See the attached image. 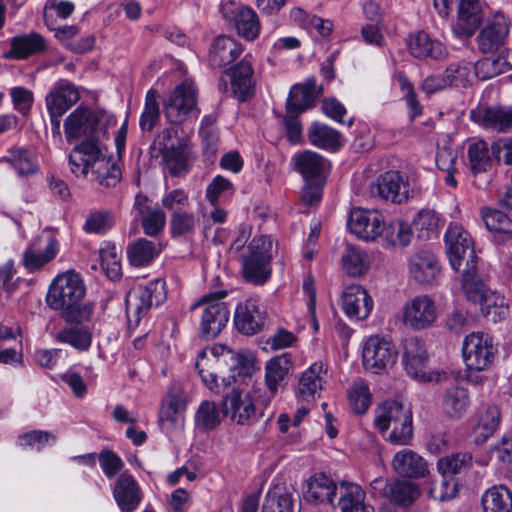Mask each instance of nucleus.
<instances>
[{"mask_svg": "<svg viewBox=\"0 0 512 512\" xmlns=\"http://www.w3.org/2000/svg\"><path fill=\"white\" fill-rule=\"evenodd\" d=\"M483 20L478 0H460L457 20L453 32L457 37H471L479 28Z\"/></svg>", "mask_w": 512, "mask_h": 512, "instance_id": "28", "label": "nucleus"}, {"mask_svg": "<svg viewBox=\"0 0 512 512\" xmlns=\"http://www.w3.org/2000/svg\"><path fill=\"white\" fill-rule=\"evenodd\" d=\"M327 365L322 361L312 363L299 377L297 396L304 401L314 400L322 390Z\"/></svg>", "mask_w": 512, "mask_h": 512, "instance_id": "30", "label": "nucleus"}, {"mask_svg": "<svg viewBox=\"0 0 512 512\" xmlns=\"http://www.w3.org/2000/svg\"><path fill=\"white\" fill-rule=\"evenodd\" d=\"M58 252L55 238H36L23 252L22 264L28 272H34L53 260Z\"/></svg>", "mask_w": 512, "mask_h": 512, "instance_id": "22", "label": "nucleus"}, {"mask_svg": "<svg viewBox=\"0 0 512 512\" xmlns=\"http://www.w3.org/2000/svg\"><path fill=\"white\" fill-rule=\"evenodd\" d=\"M160 118V110L157 102V92L150 89L145 97L144 109L140 116V127L143 131H151Z\"/></svg>", "mask_w": 512, "mask_h": 512, "instance_id": "60", "label": "nucleus"}, {"mask_svg": "<svg viewBox=\"0 0 512 512\" xmlns=\"http://www.w3.org/2000/svg\"><path fill=\"white\" fill-rule=\"evenodd\" d=\"M372 197L403 203L409 198L408 183L399 171H387L381 174L369 186Z\"/></svg>", "mask_w": 512, "mask_h": 512, "instance_id": "15", "label": "nucleus"}, {"mask_svg": "<svg viewBox=\"0 0 512 512\" xmlns=\"http://www.w3.org/2000/svg\"><path fill=\"white\" fill-rule=\"evenodd\" d=\"M510 30L509 19L501 12L489 18L477 36V43L482 53H493L501 48Z\"/></svg>", "mask_w": 512, "mask_h": 512, "instance_id": "18", "label": "nucleus"}, {"mask_svg": "<svg viewBox=\"0 0 512 512\" xmlns=\"http://www.w3.org/2000/svg\"><path fill=\"white\" fill-rule=\"evenodd\" d=\"M482 506L484 512H511L512 493L503 486H493L482 496Z\"/></svg>", "mask_w": 512, "mask_h": 512, "instance_id": "44", "label": "nucleus"}, {"mask_svg": "<svg viewBox=\"0 0 512 512\" xmlns=\"http://www.w3.org/2000/svg\"><path fill=\"white\" fill-rule=\"evenodd\" d=\"M140 199L146 201V198L137 197L135 202L141 219L143 231L150 237L157 236L165 227L166 214L158 207L151 208L146 205H141Z\"/></svg>", "mask_w": 512, "mask_h": 512, "instance_id": "42", "label": "nucleus"}, {"mask_svg": "<svg viewBox=\"0 0 512 512\" xmlns=\"http://www.w3.org/2000/svg\"><path fill=\"white\" fill-rule=\"evenodd\" d=\"M221 423V412L213 401H203L195 413V427L201 432L215 430Z\"/></svg>", "mask_w": 512, "mask_h": 512, "instance_id": "50", "label": "nucleus"}, {"mask_svg": "<svg viewBox=\"0 0 512 512\" xmlns=\"http://www.w3.org/2000/svg\"><path fill=\"white\" fill-rule=\"evenodd\" d=\"M197 109V89L193 82L183 81L163 101V110L167 120L180 124Z\"/></svg>", "mask_w": 512, "mask_h": 512, "instance_id": "11", "label": "nucleus"}, {"mask_svg": "<svg viewBox=\"0 0 512 512\" xmlns=\"http://www.w3.org/2000/svg\"><path fill=\"white\" fill-rule=\"evenodd\" d=\"M71 172L87 175L89 170L100 186L115 187L121 179V170L112 158L107 157L93 140H84L76 145L69 155Z\"/></svg>", "mask_w": 512, "mask_h": 512, "instance_id": "2", "label": "nucleus"}, {"mask_svg": "<svg viewBox=\"0 0 512 512\" xmlns=\"http://www.w3.org/2000/svg\"><path fill=\"white\" fill-rule=\"evenodd\" d=\"M307 137L309 142L320 149L337 150L341 146V134L320 122H313L308 130Z\"/></svg>", "mask_w": 512, "mask_h": 512, "instance_id": "40", "label": "nucleus"}, {"mask_svg": "<svg viewBox=\"0 0 512 512\" xmlns=\"http://www.w3.org/2000/svg\"><path fill=\"white\" fill-rule=\"evenodd\" d=\"M101 268L112 281L118 280L122 274L120 256L115 246L106 245L98 252Z\"/></svg>", "mask_w": 512, "mask_h": 512, "instance_id": "56", "label": "nucleus"}, {"mask_svg": "<svg viewBox=\"0 0 512 512\" xmlns=\"http://www.w3.org/2000/svg\"><path fill=\"white\" fill-rule=\"evenodd\" d=\"M166 299L165 281L155 279L147 285H137L126 295V314L128 324L138 326L153 306H159Z\"/></svg>", "mask_w": 512, "mask_h": 512, "instance_id": "7", "label": "nucleus"}, {"mask_svg": "<svg viewBox=\"0 0 512 512\" xmlns=\"http://www.w3.org/2000/svg\"><path fill=\"white\" fill-rule=\"evenodd\" d=\"M272 247L273 241L269 236L259 235L253 237L241 252V272L246 282L263 285L271 277Z\"/></svg>", "mask_w": 512, "mask_h": 512, "instance_id": "6", "label": "nucleus"}, {"mask_svg": "<svg viewBox=\"0 0 512 512\" xmlns=\"http://www.w3.org/2000/svg\"><path fill=\"white\" fill-rule=\"evenodd\" d=\"M481 215L486 228L494 234H512V221L502 211L483 208Z\"/></svg>", "mask_w": 512, "mask_h": 512, "instance_id": "57", "label": "nucleus"}, {"mask_svg": "<svg viewBox=\"0 0 512 512\" xmlns=\"http://www.w3.org/2000/svg\"><path fill=\"white\" fill-rule=\"evenodd\" d=\"M397 357V351L391 341L384 337L371 336L365 342L362 359L367 370L380 374L391 367Z\"/></svg>", "mask_w": 512, "mask_h": 512, "instance_id": "13", "label": "nucleus"}, {"mask_svg": "<svg viewBox=\"0 0 512 512\" xmlns=\"http://www.w3.org/2000/svg\"><path fill=\"white\" fill-rule=\"evenodd\" d=\"M182 408L181 400L176 396H169L163 403L159 411V421L166 430L175 427L179 419V412Z\"/></svg>", "mask_w": 512, "mask_h": 512, "instance_id": "63", "label": "nucleus"}, {"mask_svg": "<svg viewBox=\"0 0 512 512\" xmlns=\"http://www.w3.org/2000/svg\"><path fill=\"white\" fill-rule=\"evenodd\" d=\"M408 46L410 53L419 59L432 58L440 60L447 55L445 45L439 40L432 39L424 31L411 35Z\"/></svg>", "mask_w": 512, "mask_h": 512, "instance_id": "35", "label": "nucleus"}, {"mask_svg": "<svg viewBox=\"0 0 512 512\" xmlns=\"http://www.w3.org/2000/svg\"><path fill=\"white\" fill-rule=\"evenodd\" d=\"M502 58H484L474 65L475 75L480 80H488L503 72Z\"/></svg>", "mask_w": 512, "mask_h": 512, "instance_id": "64", "label": "nucleus"}, {"mask_svg": "<svg viewBox=\"0 0 512 512\" xmlns=\"http://www.w3.org/2000/svg\"><path fill=\"white\" fill-rule=\"evenodd\" d=\"M383 238L388 245L394 247H405L410 244L413 238V231L411 226L401 220L390 222L388 225H383Z\"/></svg>", "mask_w": 512, "mask_h": 512, "instance_id": "53", "label": "nucleus"}, {"mask_svg": "<svg viewBox=\"0 0 512 512\" xmlns=\"http://www.w3.org/2000/svg\"><path fill=\"white\" fill-rule=\"evenodd\" d=\"M224 75L229 78L232 95L239 101L244 102L255 94L254 70L246 58L227 69Z\"/></svg>", "mask_w": 512, "mask_h": 512, "instance_id": "21", "label": "nucleus"}, {"mask_svg": "<svg viewBox=\"0 0 512 512\" xmlns=\"http://www.w3.org/2000/svg\"><path fill=\"white\" fill-rule=\"evenodd\" d=\"M500 423V411L497 407L491 406L480 416L475 432L482 441L487 440L494 434Z\"/></svg>", "mask_w": 512, "mask_h": 512, "instance_id": "61", "label": "nucleus"}, {"mask_svg": "<svg viewBox=\"0 0 512 512\" xmlns=\"http://www.w3.org/2000/svg\"><path fill=\"white\" fill-rule=\"evenodd\" d=\"M462 287L468 300L480 304L482 314L488 321L496 323L508 316L509 308L505 298L497 292L486 289L479 281L478 275L464 280Z\"/></svg>", "mask_w": 512, "mask_h": 512, "instance_id": "8", "label": "nucleus"}, {"mask_svg": "<svg viewBox=\"0 0 512 512\" xmlns=\"http://www.w3.org/2000/svg\"><path fill=\"white\" fill-rule=\"evenodd\" d=\"M219 364V358L212 350H201L195 362V368L198 371L203 383L213 392L219 393V384L217 382L216 367Z\"/></svg>", "mask_w": 512, "mask_h": 512, "instance_id": "41", "label": "nucleus"}, {"mask_svg": "<svg viewBox=\"0 0 512 512\" xmlns=\"http://www.w3.org/2000/svg\"><path fill=\"white\" fill-rule=\"evenodd\" d=\"M342 267L350 276L364 274L369 266L366 253L356 246L348 245L341 257Z\"/></svg>", "mask_w": 512, "mask_h": 512, "instance_id": "54", "label": "nucleus"}, {"mask_svg": "<svg viewBox=\"0 0 512 512\" xmlns=\"http://www.w3.org/2000/svg\"><path fill=\"white\" fill-rule=\"evenodd\" d=\"M469 395L465 388L453 386L447 389L443 398V411L451 418H460L469 406Z\"/></svg>", "mask_w": 512, "mask_h": 512, "instance_id": "46", "label": "nucleus"}, {"mask_svg": "<svg viewBox=\"0 0 512 512\" xmlns=\"http://www.w3.org/2000/svg\"><path fill=\"white\" fill-rule=\"evenodd\" d=\"M420 495L416 484L405 480H394L390 482L388 499L397 505L408 506Z\"/></svg>", "mask_w": 512, "mask_h": 512, "instance_id": "52", "label": "nucleus"}, {"mask_svg": "<svg viewBox=\"0 0 512 512\" xmlns=\"http://www.w3.org/2000/svg\"><path fill=\"white\" fill-rule=\"evenodd\" d=\"M445 245L451 267L467 278L476 277L477 256L471 235L459 224H450L445 233Z\"/></svg>", "mask_w": 512, "mask_h": 512, "instance_id": "5", "label": "nucleus"}, {"mask_svg": "<svg viewBox=\"0 0 512 512\" xmlns=\"http://www.w3.org/2000/svg\"><path fill=\"white\" fill-rule=\"evenodd\" d=\"M59 343L68 344L77 351H88L92 344V332L82 327H66L55 336Z\"/></svg>", "mask_w": 512, "mask_h": 512, "instance_id": "48", "label": "nucleus"}, {"mask_svg": "<svg viewBox=\"0 0 512 512\" xmlns=\"http://www.w3.org/2000/svg\"><path fill=\"white\" fill-rule=\"evenodd\" d=\"M10 46V50L4 54V58L11 60H24L42 54L47 49L45 38L37 32L14 36L10 41Z\"/></svg>", "mask_w": 512, "mask_h": 512, "instance_id": "29", "label": "nucleus"}, {"mask_svg": "<svg viewBox=\"0 0 512 512\" xmlns=\"http://www.w3.org/2000/svg\"><path fill=\"white\" fill-rule=\"evenodd\" d=\"M409 272L418 283L430 284L440 273V267L433 253L419 251L409 259Z\"/></svg>", "mask_w": 512, "mask_h": 512, "instance_id": "32", "label": "nucleus"}, {"mask_svg": "<svg viewBox=\"0 0 512 512\" xmlns=\"http://www.w3.org/2000/svg\"><path fill=\"white\" fill-rule=\"evenodd\" d=\"M113 498L121 512H134L143 499V491L128 471L116 478L112 488Z\"/></svg>", "mask_w": 512, "mask_h": 512, "instance_id": "20", "label": "nucleus"}, {"mask_svg": "<svg viewBox=\"0 0 512 512\" xmlns=\"http://www.w3.org/2000/svg\"><path fill=\"white\" fill-rule=\"evenodd\" d=\"M57 437L43 430H32L23 433L17 438V445L24 449H32L36 451L42 450L46 445H51L56 442Z\"/></svg>", "mask_w": 512, "mask_h": 512, "instance_id": "59", "label": "nucleus"}, {"mask_svg": "<svg viewBox=\"0 0 512 512\" xmlns=\"http://www.w3.org/2000/svg\"><path fill=\"white\" fill-rule=\"evenodd\" d=\"M391 466L399 476L411 479L424 478L430 472L427 461L417 452L408 448L394 454Z\"/></svg>", "mask_w": 512, "mask_h": 512, "instance_id": "24", "label": "nucleus"}, {"mask_svg": "<svg viewBox=\"0 0 512 512\" xmlns=\"http://www.w3.org/2000/svg\"><path fill=\"white\" fill-rule=\"evenodd\" d=\"M80 98L77 88L72 84H61L52 89L45 98L49 114L63 116Z\"/></svg>", "mask_w": 512, "mask_h": 512, "instance_id": "33", "label": "nucleus"}, {"mask_svg": "<svg viewBox=\"0 0 512 512\" xmlns=\"http://www.w3.org/2000/svg\"><path fill=\"white\" fill-rule=\"evenodd\" d=\"M85 287L80 276L68 271L59 274L51 283L46 297L53 310L60 311L62 318L70 324H81L91 318L93 307L83 302Z\"/></svg>", "mask_w": 512, "mask_h": 512, "instance_id": "1", "label": "nucleus"}, {"mask_svg": "<svg viewBox=\"0 0 512 512\" xmlns=\"http://www.w3.org/2000/svg\"><path fill=\"white\" fill-rule=\"evenodd\" d=\"M98 116L89 108L78 107L64 121V131L68 142L87 137L93 139L97 144L94 134L98 127Z\"/></svg>", "mask_w": 512, "mask_h": 512, "instance_id": "19", "label": "nucleus"}, {"mask_svg": "<svg viewBox=\"0 0 512 512\" xmlns=\"http://www.w3.org/2000/svg\"><path fill=\"white\" fill-rule=\"evenodd\" d=\"M162 155L172 176H180L190 170L193 155L187 144L178 140L174 147H170Z\"/></svg>", "mask_w": 512, "mask_h": 512, "instance_id": "39", "label": "nucleus"}, {"mask_svg": "<svg viewBox=\"0 0 512 512\" xmlns=\"http://www.w3.org/2000/svg\"><path fill=\"white\" fill-rule=\"evenodd\" d=\"M437 319V306L428 295H419L408 301L403 308V322L406 326L426 329Z\"/></svg>", "mask_w": 512, "mask_h": 512, "instance_id": "16", "label": "nucleus"}, {"mask_svg": "<svg viewBox=\"0 0 512 512\" xmlns=\"http://www.w3.org/2000/svg\"><path fill=\"white\" fill-rule=\"evenodd\" d=\"M233 193L234 186L232 182L222 175H217L208 184L205 197L212 206H216L219 203L220 197L231 196Z\"/></svg>", "mask_w": 512, "mask_h": 512, "instance_id": "62", "label": "nucleus"}, {"mask_svg": "<svg viewBox=\"0 0 512 512\" xmlns=\"http://www.w3.org/2000/svg\"><path fill=\"white\" fill-rule=\"evenodd\" d=\"M257 397L255 388L250 392L233 389L222 400L223 412L238 425H252L263 416Z\"/></svg>", "mask_w": 512, "mask_h": 512, "instance_id": "9", "label": "nucleus"}, {"mask_svg": "<svg viewBox=\"0 0 512 512\" xmlns=\"http://www.w3.org/2000/svg\"><path fill=\"white\" fill-rule=\"evenodd\" d=\"M223 18L233 23L237 34L247 40L254 41L261 32V23L257 13L248 5L228 0L221 5Z\"/></svg>", "mask_w": 512, "mask_h": 512, "instance_id": "12", "label": "nucleus"}, {"mask_svg": "<svg viewBox=\"0 0 512 512\" xmlns=\"http://www.w3.org/2000/svg\"><path fill=\"white\" fill-rule=\"evenodd\" d=\"M8 161L19 176H30L36 174L39 170L36 155L24 148H14L10 150Z\"/></svg>", "mask_w": 512, "mask_h": 512, "instance_id": "51", "label": "nucleus"}, {"mask_svg": "<svg viewBox=\"0 0 512 512\" xmlns=\"http://www.w3.org/2000/svg\"><path fill=\"white\" fill-rule=\"evenodd\" d=\"M321 94L322 87L316 85L314 78H309L302 84H295L289 92L286 110L288 113L302 114L315 105Z\"/></svg>", "mask_w": 512, "mask_h": 512, "instance_id": "26", "label": "nucleus"}, {"mask_svg": "<svg viewBox=\"0 0 512 512\" xmlns=\"http://www.w3.org/2000/svg\"><path fill=\"white\" fill-rule=\"evenodd\" d=\"M339 484L324 474H317L307 483L305 497L308 501L327 502L336 506Z\"/></svg>", "mask_w": 512, "mask_h": 512, "instance_id": "37", "label": "nucleus"}, {"mask_svg": "<svg viewBox=\"0 0 512 512\" xmlns=\"http://www.w3.org/2000/svg\"><path fill=\"white\" fill-rule=\"evenodd\" d=\"M374 423L382 436L395 445H407L413 436V414L409 406L386 400L375 409Z\"/></svg>", "mask_w": 512, "mask_h": 512, "instance_id": "3", "label": "nucleus"}, {"mask_svg": "<svg viewBox=\"0 0 512 512\" xmlns=\"http://www.w3.org/2000/svg\"><path fill=\"white\" fill-rule=\"evenodd\" d=\"M384 218L377 210L354 208L349 215L348 228L359 239L374 241L383 232Z\"/></svg>", "mask_w": 512, "mask_h": 512, "instance_id": "17", "label": "nucleus"}, {"mask_svg": "<svg viewBox=\"0 0 512 512\" xmlns=\"http://www.w3.org/2000/svg\"><path fill=\"white\" fill-rule=\"evenodd\" d=\"M337 505L341 512H368L364 503L365 491L357 484L339 483Z\"/></svg>", "mask_w": 512, "mask_h": 512, "instance_id": "38", "label": "nucleus"}, {"mask_svg": "<svg viewBox=\"0 0 512 512\" xmlns=\"http://www.w3.org/2000/svg\"><path fill=\"white\" fill-rule=\"evenodd\" d=\"M497 353L498 349L492 338L482 332H472L463 341V359L469 370H487L493 364Z\"/></svg>", "mask_w": 512, "mask_h": 512, "instance_id": "10", "label": "nucleus"}, {"mask_svg": "<svg viewBox=\"0 0 512 512\" xmlns=\"http://www.w3.org/2000/svg\"><path fill=\"white\" fill-rule=\"evenodd\" d=\"M472 466V455L468 452H456L441 457L437 469L443 476L455 475L467 471Z\"/></svg>", "mask_w": 512, "mask_h": 512, "instance_id": "55", "label": "nucleus"}, {"mask_svg": "<svg viewBox=\"0 0 512 512\" xmlns=\"http://www.w3.org/2000/svg\"><path fill=\"white\" fill-rule=\"evenodd\" d=\"M292 368V358L289 353L277 355L267 361L265 365V384L268 393L275 396Z\"/></svg>", "mask_w": 512, "mask_h": 512, "instance_id": "34", "label": "nucleus"}, {"mask_svg": "<svg viewBox=\"0 0 512 512\" xmlns=\"http://www.w3.org/2000/svg\"><path fill=\"white\" fill-rule=\"evenodd\" d=\"M262 512H294L291 493L286 487L275 485L266 494Z\"/></svg>", "mask_w": 512, "mask_h": 512, "instance_id": "49", "label": "nucleus"}, {"mask_svg": "<svg viewBox=\"0 0 512 512\" xmlns=\"http://www.w3.org/2000/svg\"><path fill=\"white\" fill-rule=\"evenodd\" d=\"M470 118L487 130L498 133L512 131V108L498 106L477 108L471 111Z\"/></svg>", "mask_w": 512, "mask_h": 512, "instance_id": "23", "label": "nucleus"}, {"mask_svg": "<svg viewBox=\"0 0 512 512\" xmlns=\"http://www.w3.org/2000/svg\"><path fill=\"white\" fill-rule=\"evenodd\" d=\"M468 167L474 174L488 171L492 165L490 150L484 140H477L469 144L467 149Z\"/></svg>", "mask_w": 512, "mask_h": 512, "instance_id": "45", "label": "nucleus"}, {"mask_svg": "<svg viewBox=\"0 0 512 512\" xmlns=\"http://www.w3.org/2000/svg\"><path fill=\"white\" fill-rule=\"evenodd\" d=\"M160 252V245L144 238L131 244L127 251L130 263L137 267L149 264Z\"/></svg>", "mask_w": 512, "mask_h": 512, "instance_id": "47", "label": "nucleus"}, {"mask_svg": "<svg viewBox=\"0 0 512 512\" xmlns=\"http://www.w3.org/2000/svg\"><path fill=\"white\" fill-rule=\"evenodd\" d=\"M264 318L259 303L254 299H248L236 307L234 324L240 333L254 335L263 328Z\"/></svg>", "mask_w": 512, "mask_h": 512, "instance_id": "27", "label": "nucleus"}, {"mask_svg": "<svg viewBox=\"0 0 512 512\" xmlns=\"http://www.w3.org/2000/svg\"><path fill=\"white\" fill-rule=\"evenodd\" d=\"M242 51V45L233 37L220 35L210 47L208 60L212 67L221 68L236 60Z\"/></svg>", "mask_w": 512, "mask_h": 512, "instance_id": "31", "label": "nucleus"}, {"mask_svg": "<svg viewBox=\"0 0 512 512\" xmlns=\"http://www.w3.org/2000/svg\"><path fill=\"white\" fill-rule=\"evenodd\" d=\"M372 308L373 300L362 286L350 285L343 292L342 309L350 319H366Z\"/></svg>", "mask_w": 512, "mask_h": 512, "instance_id": "25", "label": "nucleus"}, {"mask_svg": "<svg viewBox=\"0 0 512 512\" xmlns=\"http://www.w3.org/2000/svg\"><path fill=\"white\" fill-rule=\"evenodd\" d=\"M350 406L356 414H364L371 404V393L367 383L357 380L348 391Z\"/></svg>", "mask_w": 512, "mask_h": 512, "instance_id": "58", "label": "nucleus"}, {"mask_svg": "<svg viewBox=\"0 0 512 512\" xmlns=\"http://www.w3.org/2000/svg\"><path fill=\"white\" fill-rule=\"evenodd\" d=\"M295 170L299 172L306 181L322 180L327 169L328 162L320 154L305 150L293 157Z\"/></svg>", "mask_w": 512, "mask_h": 512, "instance_id": "36", "label": "nucleus"}, {"mask_svg": "<svg viewBox=\"0 0 512 512\" xmlns=\"http://www.w3.org/2000/svg\"><path fill=\"white\" fill-rule=\"evenodd\" d=\"M227 291L219 290L203 295L193 303L190 311L199 316V333L202 338L211 340L226 327L230 309L224 301Z\"/></svg>", "mask_w": 512, "mask_h": 512, "instance_id": "4", "label": "nucleus"}, {"mask_svg": "<svg viewBox=\"0 0 512 512\" xmlns=\"http://www.w3.org/2000/svg\"><path fill=\"white\" fill-rule=\"evenodd\" d=\"M429 355L425 344L417 337L403 342V363L409 376L420 381L432 380Z\"/></svg>", "mask_w": 512, "mask_h": 512, "instance_id": "14", "label": "nucleus"}, {"mask_svg": "<svg viewBox=\"0 0 512 512\" xmlns=\"http://www.w3.org/2000/svg\"><path fill=\"white\" fill-rule=\"evenodd\" d=\"M199 225V218L192 211H174L170 215L169 229L173 239L192 236Z\"/></svg>", "mask_w": 512, "mask_h": 512, "instance_id": "43", "label": "nucleus"}]
</instances>
